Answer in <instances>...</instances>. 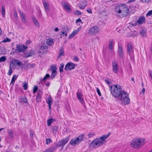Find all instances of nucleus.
I'll list each match as a JSON object with an SVG mask.
<instances>
[{
  "label": "nucleus",
  "mask_w": 152,
  "mask_h": 152,
  "mask_svg": "<svg viewBox=\"0 0 152 152\" xmlns=\"http://www.w3.org/2000/svg\"><path fill=\"white\" fill-rule=\"evenodd\" d=\"M151 0H141V1L143 2L148 3L150 2Z\"/></svg>",
  "instance_id": "obj_58"
},
{
  "label": "nucleus",
  "mask_w": 152,
  "mask_h": 152,
  "mask_svg": "<svg viewBox=\"0 0 152 152\" xmlns=\"http://www.w3.org/2000/svg\"><path fill=\"white\" fill-rule=\"evenodd\" d=\"M8 136L9 138L10 139H12L14 138L13 132L12 130H9L8 131Z\"/></svg>",
  "instance_id": "obj_27"
},
{
  "label": "nucleus",
  "mask_w": 152,
  "mask_h": 152,
  "mask_svg": "<svg viewBox=\"0 0 152 152\" xmlns=\"http://www.w3.org/2000/svg\"><path fill=\"white\" fill-rule=\"evenodd\" d=\"M113 71V72L116 74H118V64L115 61H113L112 63Z\"/></svg>",
  "instance_id": "obj_13"
},
{
  "label": "nucleus",
  "mask_w": 152,
  "mask_h": 152,
  "mask_svg": "<svg viewBox=\"0 0 152 152\" xmlns=\"http://www.w3.org/2000/svg\"><path fill=\"white\" fill-rule=\"evenodd\" d=\"M95 135V134L93 132H91L89 133L88 135V136L89 138H91L93 137Z\"/></svg>",
  "instance_id": "obj_46"
},
{
  "label": "nucleus",
  "mask_w": 152,
  "mask_h": 152,
  "mask_svg": "<svg viewBox=\"0 0 152 152\" xmlns=\"http://www.w3.org/2000/svg\"><path fill=\"white\" fill-rule=\"evenodd\" d=\"M50 150H49V149H47V150H46L45 152H50Z\"/></svg>",
  "instance_id": "obj_63"
},
{
  "label": "nucleus",
  "mask_w": 152,
  "mask_h": 152,
  "mask_svg": "<svg viewBox=\"0 0 152 152\" xmlns=\"http://www.w3.org/2000/svg\"><path fill=\"white\" fill-rule=\"evenodd\" d=\"M6 60V58L5 56H2L0 58V62L4 61Z\"/></svg>",
  "instance_id": "obj_42"
},
{
  "label": "nucleus",
  "mask_w": 152,
  "mask_h": 152,
  "mask_svg": "<svg viewBox=\"0 0 152 152\" xmlns=\"http://www.w3.org/2000/svg\"><path fill=\"white\" fill-rule=\"evenodd\" d=\"M73 60L76 61H79V59L77 56H75L73 57Z\"/></svg>",
  "instance_id": "obj_50"
},
{
  "label": "nucleus",
  "mask_w": 152,
  "mask_h": 152,
  "mask_svg": "<svg viewBox=\"0 0 152 152\" xmlns=\"http://www.w3.org/2000/svg\"><path fill=\"white\" fill-rule=\"evenodd\" d=\"M32 19L35 26L38 28H39L40 27L39 23L36 18L34 17L33 16L32 17Z\"/></svg>",
  "instance_id": "obj_23"
},
{
  "label": "nucleus",
  "mask_w": 152,
  "mask_h": 152,
  "mask_svg": "<svg viewBox=\"0 0 152 152\" xmlns=\"http://www.w3.org/2000/svg\"><path fill=\"white\" fill-rule=\"evenodd\" d=\"M110 134L111 133L110 132L106 135L104 134L99 138H96L92 141L89 145V146L92 149L98 148L105 142L106 140Z\"/></svg>",
  "instance_id": "obj_2"
},
{
  "label": "nucleus",
  "mask_w": 152,
  "mask_h": 152,
  "mask_svg": "<svg viewBox=\"0 0 152 152\" xmlns=\"http://www.w3.org/2000/svg\"><path fill=\"white\" fill-rule=\"evenodd\" d=\"M14 18L16 19L17 20L18 19V15L17 12L16 10H15L14 11Z\"/></svg>",
  "instance_id": "obj_48"
},
{
  "label": "nucleus",
  "mask_w": 152,
  "mask_h": 152,
  "mask_svg": "<svg viewBox=\"0 0 152 152\" xmlns=\"http://www.w3.org/2000/svg\"><path fill=\"white\" fill-rule=\"evenodd\" d=\"M74 64L72 62H69L65 65L64 69L66 71L71 70L73 69L75 67Z\"/></svg>",
  "instance_id": "obj_8"
},
{
  "label": "nucleus",
  "mask_w": 152,
  "mask_h": 152,
  "mask_svg": "<svg viewBox=\"0 0 152 152\" xmlns=\"http://www.w3.org/2000/svg\"><path fill=\"white\" fill-rule=\"evenodd\" d=\"M149 75L150 76V77H151V79H152V71H149Z\"/></svg>",
  "instance_id": "obj_60"
},
{
  "label": "nucleus",
  "mask_w": 152,
  "mask_h": 152,
  "mask_svg": "<svg viewBox=\"0 0 152 152\" xmlns=\"http://www.w3.org/2000/svg\"><path fill=\"white\" fill-rule=\"evenodd\" d=\"M79 100L82 104L83 105H84L85 104V101L83 98Z\"/></svg>",
  "instance_id": "obj_51"
},
{
  "label": "nucleus",
  "mask_w": 152,
  "mask_h": 152,
  "mask_svg": "<svg viewBox=\"0 0 152 152\" xmlns=\"http://www.w3.org/2000/svg\"><path fill=\"white\" fill-rule=\"evenodd\" d=\"M49 77V75L48 74H47L43 78L41 79L40 81L42 83L44 82L45 80H46L47 78H48Z\"/></svg>",
  "instance_id": "obj_34"
},
{
  "label": "nucleus",
  "mask_w": 152,
  "mask_h": 152,
  "mask_svg": "<svg viewBox=\"0 0 152 152\" xmlns=\"http://www.w3.org/2000/svg\"><path fill=\"white\" fill-rule=\"evenodd\" d=\"M64 51L63 47H61L59 49L58 51V58H61L62 56H64Z\"/></svg>",
  "instance_id": "obj_16"
},
{
  "label": "nucleus",
  "mask_w": 152,
  "mask_h": 152,
  "mask_svg": "<svg viewBox=\"0 0 152 152\" xmlns=\"http://www.w3.org/2000/svg\"><path fill=\"white\" fill-rule=\"evenodd\" d=\"M78 22H80L81 23H83V22H82L81 19L80 18H79L77 19L76 21V23H78Z\"/></svg>",
  "instance_id": "obj_57"
},
{
  "label": "nucleus",
  "mask_w": 152,
  "mask_h": 152,
  "mask_svg": "<svg viewBox=\"0 0 152 152\" xmlns=\"http://www.w3.org/2000/svg\"><path fill=\"white\" fill-rule=\"evenodd\" d=\"M34 134L33 133H31L30 134V136L31 137H34Z\"/></svg>",
  "instance_id": "obj_62"
},
{
  "label": "nucleus",
  "mask_w": 152,
  "mask_h": 152,
  "mask_svg": "<svg viewBox=\"0 0 152 152\" xmlns=\"http://www.w3.org/2000/svg\"><path fill=\"white\" fill-rule=\"evenodd\" d=\"M35 66V65L34 64H28L27 65H26V66L28 68H32L34 67Z\"/></svg>",
  "instance_id": "obj_40"
},
{
  "label": "nucleus",
  "mask_w": 152,
  "mask_h": 152,
  "mask_svg": "<svg viewBox=\"0 0 152 152\" xmlns=\"http://www.w3.org/2000/svg\"><path fill=\"white\" fill-rule=\"evenodd\" d=\"M113 40H111L110 41L109 43V48L111 50H112L113 49Z\"/></svg>",
  "instance_id": "obj_35"
},
{
  "label": "nucleus",
  "mask_w": 152,
  "mask_h": 152,
  "mask_svg": "<svg viewBox=\"0 0 152 152\" xmlns=\"http://www.w3.org/2000/svg\"><path fill=\"white\" fill-rule=\"evenodd\" d=\"M42 94V91L41 90H39L36 97L37 102H39L41 101V97Z\"/></svg>",
  "instance_id": "obj_18"
},
{
  "label": "nucleus",
  "mask_w": 152,
  "mask_h": 152,
  "mask_svg": "<svg viewBox=\"0 0 152 152\" xmlns=\"http://www.w3.org/2000/svg\"><path fill=\"white\" fill-rule=\"evenodd\" d=\"M127 49L129 53H131L132 50V44L131 43H129L127 45Z\"/></svg>",
  "instance_id": "obj_31"
},
{
  "label": "nucleus",
  "mask_w": 152,
  "mask_h": 152,
  "mask_svg": "<svg viewBox=\"0 0 152 152\" xmlns=\"http://www.w3.org/2000/svg\"><path fill=\"white\" fill-rule=\"evenodd\" d=\"M53 40L52 39L50 38L47 39L46 43L48 45H51L53 44Z\"/></svg>",
  "instance_id": "obj_30"
},
{
  "label": "nucleus",
  "mask_w": 152,
  "mask_h": 152,
  "mask_svg": "<svg viewBox=\"0 0 152 152\" xmlns=\"http://www.w3.org/2000/svg\"><path fill=\"white\" fill-rule=\"evenodd\" d=\"M145 142V139L144 138L135 137L131 141L130 145L134 149H138L143 146Z\"/></svg>",
  "instance_id": "obj_4"
},
{
  "label": "nucleus",
  "mask_w": 152,
  "mask_h": 152,
  "mask_svg": "<svg viewBox=\"0 0 152 152\" xmlns=\"http://www.w3.org/2000/svg\"><path fill=\"white\" fill-rule=\"evenodd\" d=\"M56 148L55 147H52V148H49V149L50 150V152H53L56 150Z\"/></svg>",
  "instance_id": "obj_44"
},
{
  "label": "nucleus",
  "mask_w": 152,
  "mask_h": 152,
  "mask_svg": "<svg viewBox=\"0 0 152 152\" xmlns=\"http://www.w3.org/2000/svg\"><path fill=\"white\" fill-rule=\"evenodd\" d=\"M118 54L120 57H122L123 56V51L121 46H119L118 45Z\"/></svg>",
  "instance_id": "obj_24"
},
{
  "label": "nucleus",
  "mask_w": 152,
  "mask_h": 152,
  "mask_svg": "<svg viewBox=\"0 0 152 152\" xmlns=\"http://www.w3.org/2000/svg\"><path fill=\"white\" fill-rule=\"evenodd\" d=\"M135 1V0H129L127 2V3L129 4V3H132L133 2H134Z\"/></svg>",
  "instance_id": "obj_59"
},
{
  "label": "nucleus",
  "mask_w": 152,
  "mask_h": 152,
  "mask_svg": "<svg viewBox=\"0 0 152 152\" xmlns=\"http://www.w3.org/2000/svg\"><path fill=\"white\" fill-rule=\"evenodd\" d=\"M131 80H132V81H133V82L134 81V78L133 77H132L131 78Z\"/></svg>",
  "instance_id": "obj_64"
},
{
  "label": "nucleus",
  "mask_w": 152,
  "mask_h": 152,
  "mask_svg": "<svg viewBox=\"0 0 152 152\" xmlns=\"http://www.w3.org/2000/svg\"><path fill=\"white\" fill-rule=\"evenodd\" d=\"M12 64L15 65H18L19 66H20L22 64V63L21 62L18 60L15 59L12 60Z\"/></svg>",
  "instance_id": "obj_22"
},
{
  "label": "nucleus",
  "mask_w": 152,
  "mask_h": 152,
  "mask_svg": "<svg viewBox=\"0 0 152 152\" xmlns=\"http://www.w3.org/2000/svg\"><path fill=\"white\" fill-rule=\"evenodd\" d=\"M52 142V140L50 138H47L46 140V144L48 145Z\"/></svg>",
  "instance_id": "obj_45"
},
{
  "label": "nucleus",
  "mask_w": 152,
  "mask_h": 152,
  "mask_svg": "<svg viewBox=\"0 0 152 152\" xmlns=\"http://www.w3.org/2000/svg\"><path fill=\"white\" fill-rule=\"evenodd\" d=\"M46 102L48 105L49 109H50L51 108V105L52 103V99L50 97L48 98L46 100Z\"/></svg>",
  "instance_id": "obj_26"
},
{
  "label": "nucleus",
  "mask_w": 152,
  "mask_h": 152,
  "mask_svg": "<svg viewBox=\"0 0 152 152\" xmlns=\"http://www.w3.org/2000/svg\"><path fill=\"white\" fill-rule=\"evenodd\" d=\"M74 14L76 15H80L82 14V13L79 10H76L74 12Z\"/></svg>",
  "instance_id": "obj_36"
},
{
  "label": "nucleus",
  "mask_w": 152,
  "mask_h": 152,
  "mask_svg": "<svg viewBox=\"0 0 152 152\" xmlns=\"http://www.w3.org/2000/svg\"><path fill=\"white\" fill-rule=\"evenodd\" d=\"M140 34L143 37H146V32L144 30H142L140 32Z\"/></svg>",
  "instance_id": "obj_37"
},
{
  "label": "nucleus",
  "mask_w": 152,
  "mask_h": 152,
  "mask_svg": "<svg viewBox=\"0 0 152 152\" xmlns=\"http://www.w3.org/2000/svg\"><path fill=\"white\" fill-rule=\"evenodd\" d=\"M84 138V135L81 134L77 137L72 138L69 142V143L72 145L75 146L82 142Z\"/></svg>",
  "instance_id": "obj_5"
},
{
  "label": "nucleus",
  "mask_w": 152,
  "mask_h": 152,
  "mask_svg": "<svg viewBox=\"0 0 152 152\" xmlns=\"http://www.w3.org/2000/svg\"><path fill=\"white\" fill-rule=\"evenodd\" d=\"M18 77V76L16 75H13L12 77L10 85H14L15 81L17 79Z\"/></svg>",
  "instance_id": "obj_29"
},
{
  "label": "nucleus",
  "mask_w": 152,
  "mask_h": 152,
  "mask_svg": "<svg viewBox=\"0 0 152 152\" xmlns=\"http://www.w3.org/2000/svg\"><path fill=\"white\" fill-rule=\"evenodd\" d=\"M55 120L53 118H50L47 121V125L48 126H50L52 123Z\"/></svg>",
  "instance_id": "obj_33"
},
{
  "label": "nucleus",
  "mask_w": 152,
  "mask_h": 152,
  "mask_svg": "<svg viewBox=\"0 0 152 152\" xmlns=\"http://www.w3.org/2000/svg\"><path fill=\"white\" fill-rule=\"evenodd\" d=\"M38 87L37 86H35L33 88V92L34 94L38 90Z\"/></svg>",
  "instance_id": "obj_49"
},
{
  "label": "nucleus",
  "mask_w": 152,
  "mask_h": 152,
  "mask_svg": "<svg viewBox=\"0 0 152 152\" xmlns=\"http://www.w3.org/2000/svg\"><path fill=\"white\" fill-rule=\"evenodd\" d=\"M87 5V1L86 0L82 1L78 4V7L80 9H84Z\"/></svg>",
  "instance_id": "obj_12"
},
{
  "label": "nucleus",
  "mask_w": 152,
  "mask_h": 152,
  "mask_svg": "<svg viewBox=\"0 0 152 152\" xmlns=\"http://www.w3.org/2000/svg\"><path fill=\"white\" fill-rule=\"evenodd\" d=\"M19 14L21 15L22 22L24 23H26V20L24 13L22 12L21 11H20Z\"/></svg>",
  "instance_id": "obj_20"
},
{
  "label": "nucleus",
  "mask_w": 152,
  "mask_h": 152,
  "mask_svg": "<svg viewBox=\"0 0 152 152\" xmlns=\"http://www.w3.org/2000/svg\"><path fill=\"white\" fill-rule=\"evenodd\" d=\"M99 32V28L97 26H94L89 29L88 33L91 35H94Z\"/></svg>",
  "instance_id": "obj_7"
},
{
  "label": "nucleus",
  "mask_w": 152,
  "mask_h": 152,
  "mask_svg": "<svg viewBox=\"0 0 152 152\" xmlns=\"http://www.w3.org/2000/svg\"><path fill=\"white\" fill-rule=\"evenodd\" d=\"M152 15V10H150L148 11L146 14V16H150Z\"/></svg>",
  "instance_id": "obj_43"
},
{
  "label": "nucleus",
  "mask_w": 152,
  "mask_h": 152,
  "mask_svg": "<svg viewBox=\"0 0 152 152\" xmlns=\"http://www.w3.org/2000/svg\"><path fill=\"white\" fill-rule=\"evenodd\" d=\"M17 49L19 52H23L26 51L27 47L23 45H20L17 46Z\"/></svg>",
  "instance_id": "obj_15"
},
{
  "label": "nucleus",
  "mask_w": 152,
  "mask_h": 152,
  "mask_svg": "<svg viewBox=\"0 0 152 152\" xmlns=\"http://www.w3.org/2000/svg\"><path fill=\"white\" fill-rule=\"evenodd\" d=\"M64 9L67 12H70L71 11V9L67 3H65L63 5Z\"/></svg>",
  "instance_id": "obj_21"
},
{
  "label": "nucleus",
  "mask_w": 152,
  "mask_h": 152,
  "mask_svg": "<svg viewBox=\"0 0 152 152\" xmlns=\"http://www.w3.org/2000/svg\"><path fill=\"white\" fill-rule=\"evenodd\" d=\"M11 41V39H10L7 38L6 39L4 40L2 42H10Z\"/></svg>",
  "instance_id": "obj_53"
},
{
  "label": "nucleus",
  "mask_w": 152,
  "mask_h": 152,
  "mask_svg": "<svg viewBox=\"0 0 152 152\" xmlns=\"http://www.w3.org/2000/svg\"><path fill=\"white\" fill-rule=\"evenodd\" d=\"M109 90L113 96L115 98H118L124 104H127L130 102L129 94L128 93L122 91L121 86L114 84L109 86Z\"/></svg>",
  "instance_id": "obj_1"
},
{
  "label": "nucleus",
  "mask_w": 152,
  "mask_h": 152,
  "mask_svg": "<svg viewBox=\"0 0 152 152\" xmlns=\"http://www.w3.org/2000/svg\"><path fill=\"white\" fill-rule=\"evenodd\" d=\"M43 3L46 12H48L49 10V7L48 3L45 1H43Z\"/></svg>",
  "instance_id": "obj_25"
},
{
  "label": "nucleus",
  "mask_w": 152,
  "mask_h": 152,
  "mask_svg": "<svg viewBox=\"0 0 152 152\" xmlns=\"http://www.w3.org/2000/svg\"><path fill=\"white\" fill-rule=\"evenodd\" d=\"M23 87L24 89L25 90L27 89L28 88V84L26 82L24 83L23 85Z\"/></svg>",
  "instance_id": "obj_41"
},
{
  "label": "nucleus",
  "mask_w": 152,
  "mask_h": 152,
  "mask_svg": "<svg viewBox=\"0 0 152 152\" xmlns=\"http://www.w3.org/2000/svg\"><path fill=\"white\" fill-rule=\"evenodd\" d=\"M1 12L2 16L4 17L5 15V8L4 6H2L1 7Z\"/></svg>",
  "instance_id": "obj_39"
},
{
  "label": "nucleus",
  "mask_w": 152,
  "mask_h": 152,
  "mask_svg": "<svg viewBox=\"0 0 152 152\" xmlns=\"http://www.w3.org/2000/svg\"><path fill=\"white\" fill-rule=\"evenodd\" d=\"M145 92V89L144 88H143L142 90V92L143 93V94H144Z\"/></svg>",
  "instance_id": "obj_61"
},
{
  "label": "nucleus",
  "mask_w": 152,
  "mask_h": 152,
  "mask_svg": "<svg viewBox=\"0 0 152 152\" xmlns=\"http://www.w3.org/2000/svg\"><path fill=\"white\" fill-rule=\"evenodd\" d=\"M145 18L142 16L139 17L138 20L135 22L136 25H141L145 23Z\"/></svg>",
  "instance_id": "obj_11"
},
{
  "label": "nucleus",
  "mask_w": 152,
  "mask_h": 152,
  "mask_svg": "<svg viewBox=\"0 0 152 152\" xmlns=\"http://www.w3.org/2000/svg\"><path fill=\"white\" fill-rule=\"evenodd\" d=\"M19 100L20 102H23L24 103H27L28 101L26 96H21L19 98Z\"/></svg>",
  "instance_id": "obj_19"
},
{
  "label": "nucleus",
  "mask_w": 152,
  "mask_h": 152,
  "mask_svg": "<svg viewBox=\"0 0 152 152\" xmlns=\"http://www.w3.org/2000/svg\"><path fill=\"white\" fill-rule=\"evenodd\" d=\"M79 100L82 104L83 105H84L85 104V101L83 98Z\"/></svg>",
  "instance_id": "obj_52"
},
{
  "label": "nucleus",
  "mask_w": 152,
  "mask_h": 152,
  "mask_svg": "<svg viewBox=\"0 0 152 152\" xmlns=\"http://www.w3.org/2000/svg\"><path fill=\"white\" fill-rule=\"evenodd\" d=\"M69 138L70 137L68 136L59 141L58 143V148H61L60 150L63 149L65 145L69 141Z\"/></svg>",
  "instance_id": "obj_6"
},
{
  "label": "nucleus",
  "mask_w": 152,
  "mask_h": 152,
  "mask_svg": "<svg viewBox=\"0 0 152 152\" xmlns=\"http://www.w3.org/2000/svg\"><path fill=\"white\" fill-rule=\"evenodd\" d=\"M64 67V64L63 63L61 64L60 66L59 67V71L60 73H62L63 72V69Z\"/></svg>",
  "instance_id": "obj_38"
},
{
  "label": "nucleus",
  "mask_w": 152,
  "mask_h": 152,
  "mask_svg": "<svg viewBox=\"0 0 152 152\" xmlns=\"http://www.w3.org/2000/svg\"><path fill=\"white\" fill-rule=\"evenodd\" d=\"M80 29L81 28L80 27L77 28L76 29L74 30L69 35L68 37L69 38L71 39L74 37L77 34Z\"/></svg>",
  "instance_id": "obj_14"
},
{
  "label": "nucleus",
  "mask_w": 152,
  "mask_h": 152,
  "mask_svg": "<svg viewBox=\"0 0 152 152\" xmlns=\"http://www.w3.org/2000/svg\"><path fill=\"white\" fill-rule=\"evenodd\" d=\"M69 31V29L67 26H64L61 29V32L60 34L61 36H61H63L66 37L67 35V33Z\"/></svg>",
  "instance_id": "obj_9"
},
{
  "label": "nucleus",
  "mask_w": 152,
  "mask_h": 152,
  "mask_svg": "<svg viewBox=\"0 0 152 152\" xmlns=\"http://www.w3.org/2000/svg\"><path fill=\"white\" fill-rule=\"evenodd\" d=\"M96 91L99 95L100 96H101V94L99 88H96Z\"/></svg>",
  "instance_id": "obj_56"
},
{
  "label": "nucleus",
  "mask_w": 152,
  "mask_h": 152,
  "mask_svg": "<svg viewBox=\"0 0 152 152\" xmlns=\"http://www.w3.org/2000/svg\"><path fill=\"white\" fill-rule=\"evenodd\" d=\"M12 73V68L10 67L9 72H8V75L10 76L11 75Z\"/></svg>",
  "instance_id": "obj_47"
},
{
  "label": "nucleus",
  "mask_w": 152,
  "mask_h": 152,
  "mask_svg": "<svg viewBox=\"0 0 152 152\" xmlns=\"http://www.w3.org/2000/svg\"><path fill=\"white\" fill-rule=\"evenodd\" d=\"M56 65H52L51 66V71L52 75L51 77L53 78L56 75Z\"/></svg>",
  "instance_id": "obj_10"
},
{
  "label": "nucleus",
  "mask_w": 152,
  "mask_h": 152,
  "mask_svg": "<svg viewBox=\"0 0 152 152\" xmlns=\"http://www.w3.org/2000/svg\"><path fill=\"white\" fill-rule=\"evenodd\" d=\"M87 12L89 13H92V12L91 8H89L86 10Z\"/></svg>",
  "instance_id": "obj_55"
},
{
  "label": "nucleus",
  "mask_w": 152,
  "mask_h": 152,
  "mask_svg": "<svg viewBox=\"0 0 152 152\" xmlns=\"http://www.w3.org/2000/svg\"><path fill=\"white\" fill-rule=\"evenodd\" d=\"M105 83L108 85L109 86H111V85H110V82L109 80H107V79H105Z\"/></svg>",
  "instance_id": "obj_54"
},
{
  "label": "nucleus",
  "mask_w": 152,
  "mask_h": 152,
  "mask_svg": "<svg viewBox=\"0 0 152 152\" xmlns=\"http://www.w3.org/2000/svg\"><path fill=\"white\" fill-rule=\"evenodd\" d=\"M34 52L33 50H31L30 52L28 53H26L23 56L27 58L29 56H32L34 54Z\"/></svg>",
  "instance_id": "obj_28"
},
{
  "label": "nucleus",
  "mask_w": 152,
  "mask_h": 152,
  "mask_svg": "<svg viewBox=\"0 0 152 152\" xmlns=\"http://www.w3.org/2000/svg\"><path fill=\"white\" fill-rule=\"evenodd\" d=\"M47 47L45 45H44L41 46L39 49L38 53H45L47 51Z\"/></svg>",
  "instance_id": "obj_17"
},
{
  "label": "nucleus",
  "mask_w": 152,
  "mask_h": 152,
  "mask_svg": "<svg viewBox=\"0 0 152 152\" xmlns=\"http://www.w3.org/2000/svg\"><path fill=\"white\" fill-rule=\"evenodd\" d=\"M116 13L121 18L127 16L129 13V9L127 5L124 4H120L117 5L115 7Z\"/></svg>",
  "instance_id": "obj_3"
},
{
  "label": "nucleus",
  "mask_w": 152,
  "mask_h": 152,
  "mask_svg": "<svg viewBox=\"0 0 152 152\" xmlns=\"http://www.w3.org/2000/svg\"><path fill=\"white\" fill-rule=\"evenodd\" d=\"M76 95L78 100L82 99V97L83 95L82 93L77 92L76 93Z\"/></svg>",
  "instance_id": "obj_32"
}]
</instances>
